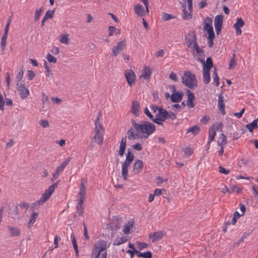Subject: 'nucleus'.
I'll return each mask as SVG.
<instances>
[{
	"label": "nucleus",
	"instance_id": "f257e3e1",
	"mask_svg": "<svg viewBox=\"0 0 258 258\" xmlns=\"http://www.w3.org/2000/svg\"><path fill=\"white\" fill-rule=\"evenodd\" d=\"M131 127L127 133L128 139L136 140L140 138H145L152 134L155 130V125L148 121H143L142 123H137L135 119H132Z\"/></svg>",
	"mask_w": 258,
	"mask_h": 258
},
{
	"label": "nucleus",
	"instance_id": "f03ea898",
	"mask_svg": "<svg viewBox=\"0 0 258 258\" xmlns=\"http://www.w3.org/2000/svg\"><path fill=\"white\" fill-rule=\"evenodd\" d=\"M59 181L60 180H58L56 182L50 185L48 188L45 191L44 193L42 194L40 199L32 204L30 210L33 211L34 210V207L37 205H41L46 202L50 198V196L54 192L55 188L58 186Z\"/></svg>",
	"mask_w": 258,
	"mask_h": 258
},
{
	"label": "nucleus",
	"instance_id": "7ed1b4c3",
	"mask_svg": "<svg viewBox=\"0 0 258 258\" xmlns=\"http://www.w3.org/2000/svg\"><path fill=\"white\" fill-rule=\"evenodd\" d=\"M101 116V113L98 114V117L95 122V127L94 130V134L93 139L95 142L98 145H101L103 143V136L104 130L101 124L99 118Z\"/></svg>",
	"mask_w": 258,
	"mask_h": 258
},
{
	"label": "nucleus",
	"instance_id": "20e7f679",
	"mask_svg": "<svg viewBox=\"0 0 258 258\" xmlns=\"http://www.w3.org/2000/svg\"><path fill=\"white\" fill-rule=\"evenodd\" d=\"M182 82L190 89L197 86V81L194 74L189 71H185L182 77Z\"/></svg>",
	"mask_w": 258,
	"mask_h": 258
},
{
	"label": "nucleus",
	"instance_id": "39448f33",
	"mask_svg": "<svg viewBox=\"0 0 258 258\" xmlns=\"http://www.w3.org/2000/svg\"><path fill=\"white\" fill-rule=\"evenodd\" d=\"M134 159V155L128 151L126 155V159L122 164L121 175L124 180H127L128 174V167L130 166Z\"/></svg>",
	"mask_w": 258,
	"mask_h": 258
},
{
	"label": "nucleus",
	"instance_id": "423d86ee",
	"mask_svg": "<svg viewBox=\"0 0 258 258\" xmlns=\"http://www.w3.org/2000/svg\"><path fill=\"white\" fill-rule=\"evenodd\" d=\"M213 63L211 57H208L206 64L203 65V82L205 84H208L211 80L210 71L213 67Z\"/></svg>",
	"mask_w": 258,
	"mask_h": 258
},
{
	"label": "nucleus",
	"instance_id": "0eeeda50",
	"mask_svg": "<svg viewBox=\"0 0 258 258\" xmlns=\"http://www.w3.org/2000/svg\"><path fill=\"white\" fill-rule=\"evenodd\" d=\"M126 46V41L125 39L117 42L116 45L112 48L111 56L116 57L125 48Z\"/></svg>",
	"mask_w": 258,
	"mask_h": 258
},
{
	"label": "nucleus",
	"instance_id": "6e6552de",
	"mask_svg": "<svg viewBox=\"0 0 258 258\" xmlns=\"http://www.w3.org/2000/svg\"><path fill=\"white\" fill-rule=\"evenodd\" d=\"M192 51L194 56L197 58L198 61L202 62L203 65L206 64V62H205L204 59V50L199 47L198 44L195 45V47H193Z\"/></svg>",
	"mask_w": 258,
	"mask_h": 258
},
{
	"label": "nucleus",
	"instance_id": "1a4fd4ad",
	"mask_svg": "<svg viewBox=\"0 0 258 258\" xmlns=\"http://www.w3.org/2000/svg\"><path fill=\"white\" fill-rule=\"evenodd\" d=\"M128 85L132 87L136 81V76L134 72L131 69L126 70L124 73Z\"/></svg>",
	"mask_w": 258,
	"mask_h": 258
},
{
	"label": "nucleus",
	"instance_id": "9d476101",
	"mask_svg": "<svg viewBox=\"0 0 258 258\" xmlns=\"http://www.w3.org/2000/svg\"><path fill=\"white\" fill-rule=\"evenodd\" d=\"M212 19L209 17H207L204 21V30L207 32L208 36H215L213 28L212 26Z\"/></svg>",
	"mask_w": 258,
	"mask_h": 258
},
{
	"label": "nucleus",
	"instance_id": "9b49d317",
	"mask_svg": "<svg viewBox=\"0 0 258 258\" xmlns=\"http://www.w3.org/2000/svg\"><path fill=\"white\" fill-rule=\"evenodd\" d=\"M16 89L22 99L26 98L30 94L29 90L22 83L16 84Z\"/></svg>",
	"mask_w": 258,
	"mask_h": 258
},
{
	"label": "nucleus",
	"instance_id": "f8f14e48",
	"mask_svg": "<svg viewBox=\"0 0 258 258\" xmlns=\"http://www.w3.org/2000/svg\"><path fill=\"white\" fill-rule=\"evenodd\" d=\"M223 21V17L222 15H217L215 17L214 20V25L216 31V33L218 35L221 31Z\"/></svg>",
	"mask_w": 258,
	"mask_h": 258
},
{
	"label": "nucleus",
	"instance_id": "ddd939ff",
	"mask_svg": "<svg viewBox=\"0 0 258 258\" xmlns=\"http://www.w3.org/2000/svg\"><path fill=\"white\" fill-rule=\"evenodd\" d=\"M186 44L188 47H191L192 49L195 47L196 44H198L196 36L194 34H188L186 36Z\"/></svg>",
	"mask_w": 258,
	"mask_h": 258
},
{
	"label": "nucleus",
	"instance_id": "4468645a",
	"mask_svg": "<svg viewBox=\"0 0 258 258\" xmlns=\"http://www.w3.org/2000/svg\"><path fill=\"white\" fill-rule=\"evenodd\" d=\"M164 234L162 231H158L149 234V238L151 239L152 242H155L162 239Z\"/></svg>",
	"mask_w": 258,
	"mask_h": 258
},
{
	"label": "nucleus",
	"instance_id": "2eb2a0df",
	"mask_svg": "<svg viewBox=\"0 0 258 258\" xmlns=\"http://www.w3.org/2000/svg\"><path fill=\"white\" fill-rule=\"evenodd\" d=\"M70 160L71 158H67L62 163L56 167L54 173L59 176V174L63 171L64 168L69 164Z\"/></svg>",
	"mask_w": 258,
	"mask_h": 258
},
{
	"label": "nucleus",
	"instance_id": "dca6fc26",
	"mask_svg": "<svg viewBox=\"0 0 258 258\" xmlns=\"http://www.w3.org/2000/svg\"><path fill=\"white\" fill-rule=\"evenodd\" d=\"M106 242L104 240H100L95 245L94 251H100L101 252H106Z\"/></svg>",
	"mask_w": 258,
	"mask_h": 258
},
{
	"label": "nucleus",
	"instance_id": "f3484780",
	"mask_svg": "<svg viewBox=\"0 0 258 258\" xmlns=\"http://www.w3.org/2000/svg\"><path fill=\"white\" fill-rule=\"evenodd\" d=\"M244 25V22L241 18H238L237 19V22L234 24L233 27L236 30V34L237 35H241L242 31L240 29Z\"/></svg>",
	"mask_w": 258,
	"mask_h": 258
},
{
	"label": "nucleus",
	"instance_id": "a211bd4d",
	"mask_svg": "<svg viewBox=\"0 0 258 258\" xmlns=\"http://www.w3.org/2000/svg\"><path fill=\"white\" fill-rule=\"evenodd\" d=\"M168 115V112L161 108H159L158 112L155 114L156 117L160 118V121H164L166 119L167 115Z\"/></svg>",
	"mask_w": 258,
	"mask_h": 258
},
{
	"label": "nucleus",
	"instance_id": "6ab92c4d",
	"mask_svg": "<svg viewBox=\"0 0 258 258\" xmlns=\"http://www.w3.org/2000/svg\"><path fill=\"white\" fill-rule=\"evenodd\" d=\"M151 74L150 68L145 66L141 71V77L149 81L151 78Z\"/></svg>",
	"mask_w": 258,
	"mask_h": 258
},
{
	"label": "nucleus",
	"instance_id": "aec40b11",
	"mask_svg": "<svg viewBox=\"0 0 258 258\" xmlns=\"http://www.w3.org/2000/svg\"><path fill=\"white\" fill-rule=\"evenodd\" d=\"M7 228L11 237H19L21 235V230L19 228L10 225L7 226Z\"/></svg>",
	"mask_w": 258,
	"mask_h": 258
},
{
	"label": "nucleus",
	"instance_id": "412c9836",
	"mask_svg": "<svg viewBox=\"0 0 258 258\" xmlns=\"http://www.w3.org/2000/svg\"><path fill=\"white\" fill-rule=\"evenodd\" d=\"M140 108V103L137 101H133L131 106V112L136 116L139 115Z\"/></svg>",
	"mask_w": 258,
	"mask_h": 258
},
{
	"label": "nucleus",
	"instance_id": "4be33fe9",
	"mask_svg": "<svg viewBox=\"0 0 258 258\" xmlns=\"http://www.w3.org/2000/svg\"><path fill=\"white\" fill-rule=\"evenodd\" d=\"M143 168V162L141 160H137L133 166V171L138 174L140 172Z\"/></svg>",
	"mask_w": 258,
	"mask_h": 258
},
{
	"label": "nucleus",
	"instance_id": "5701e85b",
	"mask_svg": "<svg viewBox=\"0 0 258 258\" xmlns=\"http://www.w3.org/2000/svg\"><path fill=\"white\" fill-rule=\"evenodd\" d=\"M135 13L138 16H144L145 15V11L144 7L140 4H138L134 6V8Z\"/></svg>",
	"mask_w": 258,
	"mask_h": 258
},
{
	"label": "nucleus",
	"instance_id": "b1692460",
	"mask_svg": "<svg viewBox=\"0 0 258 258\" xmlns=\"http://www.w3.org/2000/svg\"><path fill=\"white\" fill-rule=\"evenodd\" d=\"M187 105L189 108L194 107L195 104L194 103V100L195 99V96L194 94L191 92L189 90L187 91Z\"/></svg>",
	"mask_w": 258,
	"mask_h": 258
},
{
	"label": "nucleus",
	"instance_id": "393cba45",
	"mask_svg": "<svg viewBox=\"0 0 258 258\" xmlns=\"http://www.w3.org/2000/svg\"><path fill=\"white\" fill-rule=\"evenodd\" d=\"M218 106L219 110L221 112L222 114H225V104L224 103V97L222 96V94H220L218 96Z\"/></svg>",
	"mask_w": 258,
	"mask_h": 258
},
{
	"label": "nucleus",
	"instance_id": "a878e982",
	"mask_svg": "<svg viewBox=\"0 0 258 258\" xmlns=\"http://www.w3.org/2000/svg\"><path fill=\"white\" fill-rule=\"evenodd\" d=\"M126 140L125 138H123L120 141L118 154L121 157L123 155L126 148Z\"/></svg>",
	"mask_w": 258,
	"mask_h": 258
},
{
	"label": "nucleus",
	"instance_id": "bb28decb",
	"mask_svg": "<svg viewBox=\"0 0 258 258\" xmlns=\"http://www.w3.org/2000/svg\"><path fill=\"white\" fill-rule=\"evenodd\" d=\"M182 94L179 92L173 93L171 95V100L173 102H179L181 101Z\"/></svg>",
	"mask_w": 258,
	"mask_h": 258
},
{
	"label": "nucleus",
	"instance_id": "cd10ccee",
	"mask_svg": "<svg viewBox=\"0 0 258 258\" xmlns=\"http://www.w3.org/2000/svg\"><path fill=\"white\" fill-rule=\"evenodd\" d=\"M133 227V222L132 221H128L123 227L122 231L125 234H127L131 232Z\"/></svg>",
	"mask_w": 258,
	"mask_h": 258
},
{
	"label": "nucleus",
	"instance_id": "c85d7f7f",
	"mask_svg": "<svg viewBox=\"0 0 258 258\" xmlns=\"http://www.w3.org/2000/svg\"><path fill=\"white\" fill-rule=\"evenodd\" d=\"M69 34L67 33L60 34L59 37V40L60 43L68 45L69 43L70 39L69 38Z\"/></svg>",
	"mask_w": 258,
	"mask_h": 258
},
{
	"label": "nucleus",
	"instance_id": "c756f323",
	"mask_svg": "<svg viewBox=\"0 0 258 258\" xmlns=\"http://www.w3.org/2000/svg\"><path fill=\"white\" fill-rule=\"evenodd\" d=\"M38 213L37 212H33L30 216V219L27 223V227L30 228L32 225L35 223L36 218L38 217Z\"/></svg>",
	"mask_w": 258,
	"mask_h": 258
},
{
	"label": "nucleus",
	"instance_id": "7c9ffc66",
	"mask_svg": "<svg viewBox=\"0 0 258 258\" xmlns=\"http://www.w3.org/2000/svg\"><path fill=\"white\" fill-rule=\"evenodd\" d=\"M107 252H101L94 251L91 255V258H106Z\"/></svg>",
	"mask_w": 258,
	"mask_h": 258
},
{
	"label": "nucleus",
	"instance_id": "2f4dec72",
	"mask_svg": "<svg viewBox=\"0 0 258 258\" xmlns=\"http://www.w3.org/2000/svg\"><path fill=\"white\" fill-rule=\"evenodd\" d=\"M227 139L226 136L223 134H221L219 138V140L217 142V144L219 146L225 147L227 144Z\"/></svg>",
	"mask_w": 258,
	"mask_h": 258
},
{
	"label": "nucleus",
	"instance_id": "473e14b6",
	"mask_svg": "<svg viewBox=\"0 0 258 258\" xmlns=\"http://www.w3.org/2000/svg\"><path fill=\"white\" fill-rule=\"evenodd\" d=\"M257 122V120H254L251 123L246 124L245 127L251 133L253 132L254 128H257L258 127Z\"/></svg>",
	"mask_w": 258,
	"mask_h": 258
},
{
	"label": "nucleus",
	"instance_id": "72a5a7b5",
	"mask_svg": "<svg viewBox=\"0 0 258 258\" xmlns=\"http://www.w3.org/2000/svg\"><path fill=\"white\" fill-rule=\"evenodd\" d=\"M215 136H216L215 128L214 127H210L209 129V133L208 144H210V143L214 140Z\"/></svg>",
	"mask_w": 258,
	"mask_h": 258
},
{
	"label": "nucleus",
	"instance_id": "f704fd0d",
	"mask_svg": "<svg viewBox=\"0 0 258 258\" xmlns=\"http://www.w3.org/2000/svg\"><path fill=\"white\" fill-rule=\"evenodd\" d=\"M182 8H183V15L182 17L184 19L186 20H189L191 18V13L192 12H189L188 13L187 11L186 10V5L185 4L182 5Z\"/></svg>",
	"mask_w": 258,
	"mask_h": 258
},
{
	"label": "nucleus",
	"instance_id": "c9c22d12",
	"mask_svg": "<svg viewBox=\"0 0 258 258\" xmlns=\"http://www.w3.org/2000/svg\"><path fill=\"white\" fill-rule=\"evenodd\" d=\"M54 15V11L48 10L46 12L45 16H44L42 20V26H43L46 21V20L48 18H51Z\"/></svg>",
	"mask_w": 258,
	"mask_h": 258
},
{
	"label": "nucleus",
	"instance_id": "e433bc0d",
	"mask_svg": "<svg viewBox=\"0 0 258 258\" xmlns=\"http://www.w3.org/2000/svg\"><path fill=\"white\" fill-rule=\"evenodd\" d=\"M127 241V238L125 237H117L114 241V245H119Z\"/></svg>",
	"mask_w": 258,
	"mask_h": 258
},
{
	"label": "nucleus",
	"instance_id": "4c0bfd02",
	"mask_svg": "<svg viewBox=\"0 0 258 258\" xmlns=\"http://www.w3.org/2000/svg\"><path fill=\"white\" fill-rule=\"evenodd\" d=\"M24 75V70L23 68L21 69V70L18 73L16 77V84L18 83H22L21 82V80L23 77Z\"/></svg>",
	"mask_w": 258,
	"mask_h": 258
},
{
	"label": "nucleus",
	"instance_id": "58836bf2",
	"mask_svg": "<svg viewBox=\"0 0 258 258\" xmlns=\"http://www.w3.org/2000/svg\"><path fill=\"white\" fill-rule=\"evenodd\" d=\"M200 131V128L198 126L195 125L188 128L187 131V133L191 132L194 135H196L199 134Z\"/></svg>",
	"mask_w": 258,
	"mask_h": 258
},
{
	"label": "nucleus",
	"instance_id": "ea45409f",
	"mask_svg": "<svg viewBox=\"0 0 258 258\" xmlns=\"http://www.w3.org/2000/svg\"><path fill=\"white\" fill-rule=\"evenodd\" d=\"M120 218L117 216L114 217L113 221L112 223H113V225L114 226V229H115V230H118L120 227Z\"/></svg>",
	"mask_w": 258,
	"mask_h": 258
},
{
	"label": "nucleus",
	"instance_id": "a19ab883",
	"mask_svg": "<svg viewBox=\"0 0 258 258\" xmlns=\"http://www.w3.org/2000/svg\"><path fill=\"white\" fill-rule=\"evenodd\" d=\"M236 62L235 59V54L233 53L232 57L230 59L228 69L230 70L233 69L236 66Z\"/></svg>",
	"mask_w": 258,
	"mask_h": 258
},
{
	"label": "nucleus",
	"instance_id": "79ce46f5",
	"mask_svg": "<svg viewBox=\"0 0 258 258\" xmlns=\"http://www.w3.org/2000/svg\"><path fill=\"white\" fill-rule=\"evenodd\" d=\"M86 186L84 185V183H81L80 191H79V196H86Z\"/></svg>",
	"mask_w": 258,
	"mask_h": 258
},
{
	"label": "nucleus",
	"instance_id": "37998d69",
	"mask_svg": "<svg viewBox=\"0 0 258 258\" xmlns=\"http://www.w3.org/2000/svg\"><path fill=\"white\" fill-rule=\"evenodd\" d=\"M71 237L72 239V242L73 243V247L75 249V252H76V254H78V245L77 244V241L76 240L75 235L72 234L71 236Z\"/></svg>",
	"mask_w": 258,
	"mask_h": 258
},
{
	"label": "nucleus",
	"instance_id": "c03bdc74",
	"mask_svg": "<svg viewBox=\"0 0 258 258\" xmlns=\"http://www.w3.org/2000/svg\"><path fill=\"white\" fill-rule=\"evenodd\" d=\"M44 66L46 69V76L48 78L51 77L52 76V71L51 68L47 66L46 62H45Z\"/></svg>",
	"mask_w": 258,
	"mask_h": 258
},
{
	"label": "nucleus",
	"instance_id": "a18cd8bd",
	"mask_svg": "<svg viewBox=\"0 0 258 258\" xmlns=\"http://www.w3.org/2000/svg\"><path fill=\"white\" fill-rule=\"evenodd\" d=\"M231 192H236L237 193H241L242 192V188L236 185H231L230 186Z\"/></svg>",
	"mask_w": 258,
	"mask_h": 258
},
{
	"label": "nucleus",
	"instance_id": "49530a36",
	"mask_svg": "<svg viewBox=\"0 0 258 258\" xmlns=\"http://www.w3.org/2000/svg\"><path fill=\"white\" fill-rule=\"evenodd\" d=\"M152 256V253L148 251L144 253L140 252L139 253L138 257H142L143 258H151Z\"/></svg>",
	"mask_w": 258,
	"mask_h": 258
},
{
	"label": "nucleus",
	"instance_id": "de8ad7c7",
	"mask_svg": "<svg viewBox=\"0 0 258 258\" xmlns=\"http://www.w3.org/2000/svg\"><path fill=\"white\" fill-rule=\"evenodd\" d=\"M48 61L51 63H56L57 61V59L56 57L52 56L51 54L48 53L46 57Z\"/></svg>",
	"mask_w": 258,
	"mask_h": 258
},
{
	"label": "nucleus",
	"instance_id": "09e8293b",
	"mask_svg": "<svg viewBox=\"0 0 258 258\" xmlns=\"http://www.w3.org/2000/svg\"><path fill=\"white\" fill-rule=\"evenodd\" d=\"M174 18V16H173L170 14H168L167 13H163L162 14V19L163 21H164L169 20Z\"/></svg>",
	"mask_w": 258,
	"mask_h": 258
},
{
	"label": "nucleus",
	"instance_id": "8fccbe9b",
	"mask_svg": "<svg viewBox=\"0 0 258 258\" xmlns=\"http://www.w3.org/2000/svg\"><path fill=\"white\" fill-rule=\"evenodd\" d=\"M39 124L42 127H48L49 126V123L48 120L45 119H41L39 121Z\"/></svg>",
	"mask_w": 258,
	"mask_h": 258
},
{
	"label": "nucleus",
	"instance_id": "3c124183",
	"mask_svg": "<svg viewBox=\"0 0 258 258\" xmlns=\"http://www.w3.org/2000/svg\"><path fill=\"white\" fill-rule=\"evenodd\" d=\"M213 75H214L213 80H214V82L215 83V85L216 86H218L219 85V78L218 76L216 69H215V70L214 71Z\"/></svg>",
	"mask_w": 258,
	"mask_h": 258
},
{
	"label": "nucleus",
	"instance_id": "603ef678",
	"mask_svg": "<svg viewBox=\"0 0 258 258\" xmlns=\"http://www.w3.org/2000/svg\"><path fill=\"white\" fill-rule=\"evenodd\" d=\"M223 125V123L221 122H220L216 123V124H214L211 127H214L215 128V132L216 131H220V132H222V127Z\"/></svg>",
	"mask_w": 258,
	"mask_h": 258
},
{
	"label": "nucleus",
	"instance_id": "864d4df0",
	"mask_svg": "<svg viewBox=\"0 0 258 258\" xmlns=\"http://www.w3.org/2000/svg\"><path fill=\"white\" fill-rule=\"evenodd\" d=\"M218 168L219 169V171L220 173L224 174L225 175H227L230 172L229 170L226 169L222 166H219Z\"/></svg>",
	"mask_w": 258,
	"mask_h": 258
},
{
	"label": "nucleus",
	"instance_id": "5fc2aeb1",
	"mask_svg": "<svg viewBox=\"0 0 258 258\" xmlns=\"http://www.w3.org/2000/svg\"><path fill=\"white\" fill-rule=\"evenodd\" d=\"M42 11V9L36 10L35 14V16H34V20L35 21H38V19H39V17L40 16Z\"/></svg>",
	"mask_w": 258,
	"mask_h": 258
},
{
	"label": "nucleus",
	"instance_id": "6e6d98bb",
	"mask_svg": "<svg viewBox=\"0 0 258 258\" xmlns=\"http://www.w3.org/2000/svg\"><path fill=\"white\" fill-rule=\"evenodd\" d=\"M5 100L4 99L2 94L0 93V110H3L4 108V106L5 104Z\"/></svg>",
	"mask_w": 258,
	"mask_h": 258
},
{
	"label": "nucleus",
	"instance_id": "4d7b16f0",
	"mask_svg": "<svg viewBox=\"0 0 258 258\" xmlns=\"http://www.w3.org/2000/svg\"><path fill=\"white\" fill-rule=\"evenodd\" d=\"M214 38H215V36L208 37V46L211 48L212 47V46H213L214 43L213 42V40Z\"/></svg>",
	"mask_w": 258,
	"mask_h": 258
},
{
	"label": "nucleus",
	"instance_id": "13d9d810",
	"mask_svg": "<svg viewBox=\"0 0 258 258\" xmlns=\"http://www.w3.org/2000/svg\"><path fill=\"white\" fill-rule=\"evenodd\" d=\"M144 113L146 114L147 116L149 117L151 120H153L154 116L151 114V113L149 111V109L147 107H146L144 110Z\"/></svg>",
	"mask_w": 258,
	"mask_h": 258
},
{
	"label": "nucleus",
	"instance_id": "bf43d9fd",
	"mask_svg": "<svg viewBox=\"0 0 258 258\" xmlns=\"http://www.w3.org/2000/svg\"><path fill=\"white\" fill-rule=\"evenodd\" d=\"M116 31V29L115 27L113 26H109L108 27V35L109 36H112L113 33Z\"/></svg>",
	"mask_w": 258,
	"mask_h": 258
},
{
	"label": "nucleus",
	"instance_id": "052dcab7",
	"mask_svg": "<svg viewBox=\"0 0 258 258\" xmlns=\"http://www.w3.org/2000/svg\"><path fill=\"white\" fill-rule=\"evenodd\" d=\"M133 148L137 151H141L142 150V146L140 143H137L133 146Z\"/></svg>",
	"mask_w": 258,
	"mask_h": 258
},
{
	"label": "nucleus",
	"instance_id": "680f3d73",
	"mask_svg": "<svg viewBox=\"0 0 258 258\" xmlns=\"http://www.w3.org/2000/svg\"><path fill=\"white\" fill-rule=\"evenodd\" d=\"M51 52L54 55H57L59 53V48L58 47L55 46H53L52 47V49L51 50Z\"/></svg>",
	"mask_w": 258,
	"mask_h": 258
},
{
	"label": "nucleus",
	"instance_id": "e2e57ef3",
	"mask_svg": "<svg viewBox=\"0 0 258 258\" xmlns=\"http://www.w3.org/2000/svg\"><path fill=\"white\" fill-rule=\"evenodd\" d=\"M41 99H42V101L44 104L45 103H47L48 102V100H49L48 97L43 93L42 94Z\"/></svg>",
	"mask_w": 258,
	"mask_h": 258
},
{
	"label": "nucleus",
	"instance_id": "0e129e2a",
	"mask_svg": "<svg viewBox=\"0 0 258 258\" xmlns=\"http://www.w3.org/2000/svg\"><path fill=\"white\" fill-rule=\"evenodd\" d=\"M147 246H148V244L147 243H146L138 242V248L140 250H142V249L147 247Z\"/></svg>",
	"mask_w": 258,
	"mask_h": 258
},
{
	"label": "nucleus",
	"instance_id": "69168bd1",
	"mask_svg": "<svg viewBox=\"0 0 258 258\" xmlns=\"http://www.w3.org/2000/svg\"><path fill=\"white\" fill-rule=\"evenodd\" d=\"M184 152L185 154L188 156L190 155L192 153V150L189 147L185 148L184 149Z\"/></svg>",
	"mask_w": 258,
	"mask_h": 258
},
{
	"label": "nucleus",
	"instance_id": "338daca9",
	"mask_svg": "<svg viewBox=\"0 0 258 258\" xmlns=\"http://www.w3.org/2000/svg\"><path fill=\"white\" fill-rule=\"evenodd\" d=\"M164 52L163 49H160L159 51H157L155 53V55L156 57H162L164 56Z\"/></svg>",
	"mask_w": 258,
	"mask_h": 258
},
{
	"label": "nucleus",
	"instance_id": "774afa93",
	"mask_svg": "<svg viewBox=\"0 0 258 258\" xmlns=\"http://www.w3.org/2000/svg\"><path fill=\"white\" fill-rule=\"evenodd\" d=\"M35 74L33 71L31 70L28 71V77L30 80H32Z\"/></svg>",
	"mask_w": 258,
	"mask_h": 258
}]
</instances>
